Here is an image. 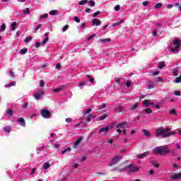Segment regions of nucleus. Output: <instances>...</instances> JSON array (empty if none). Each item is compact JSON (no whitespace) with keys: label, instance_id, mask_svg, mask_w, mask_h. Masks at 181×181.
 <instances>
[{"label":"nucleus","instance_id":"58836bf2","mask_svg":"<svg viewBox=\"0 0 181 181\" xmlns=\"http://www.w3.org/2000/svg\"><path fill=\"white\" fill-rule=\"evenodd\" d=\"M100 42H111V39L110 38H106V39H103V40H100Z\"/></svg>","mask_w":181,"mask_h":181},{"label":"nucleus","instance_id":"412c9836","mask_svg":"<svg viewBox=\"0 0 181 181\" xmlns=\"http://www.w3.org/2000/svg\"><path fill=\"white\" fill-rule=\"evenodd\" d=\"M142 132L144 134V135H145L146 136H151V133L147 131L146 129H143Z\"/></svg>","mask_w":181,"mask_h":181},{"label":"nucleus","instance_id":"bb28decb","mask_svg":"<svg viewBox=\"0 0 181 181\" xmlns=\"http://www.w3.org/2000/svg\"><path fill=\"white\" fill-rule=\"evenodd\" d=\"M88 0H81L79 1L78 5H86V4H88Z\"/></svg>","mask_w":181,"mask_h":181},{"label":"nucleus","instance_id":"6e6552de","mask_svg":"<svg viewBox=\"0 0 181 181\" xmlns=\"http://www.w3.org/2000/svg\"><path fill=\"white\" fill-rule=\"evenodd\" d=\"M81 141H83V137L82 136L78 137V139L75 141V143L73 145L72 148L74 149H76V148H77V146L78 145H80V144H81Z\"/></svg>","mask_w":181,"mask_h":181},{"label":"nucleus","instance_id":"5fc2aeb1","mask_svg":"<svg viewBox=\"0 0 181 181\" xmlns=\"http://www.w3.org/2000/svg\"><path fill=\"white\" fill-rule=\"evenodd\" d=\"M89 4H90V6H92V7L95 5V2H94V1H93V0H90Z\"/></svg>","mask_w":181,"mask_h":181},{"label":"nucleus","instance_id":"69168bd1","mask_svg":"<svg viewBox=\"0 0 181 181\" xmlns=\"http://www.w3.org/2000/svg\"><path fill=\"white\" fill-rule=\"evenodd\" d=\"M29 105V103H25L23 104V107L24 108H28V106Z\"/></svg>","mask_w":181,"mask_h":181},{"label":"nucleus","instance_id":"39448f33","mask_svg":"<svg viewBox=\"0 0 181 181\" xmlns=\"http://www.w3.org/2000/svg\"><path fill=\"white\" fill-rule=\"evenodd\" d=\"M127 168H129V173H135L136 172L139 171V168L134 167L132 164L128 165Z\"/></svg>","mask_w":181,"mask_h":181},{"label":"nucleus","instance_id":"864d4df0","mask_svg":"<svg viewBox=\"0 0 181 181\" xmlns=\"http://www.w3.org/2000/svg\"><path fill=\"white\" fill-rule=\"evenodd\" d=\"M61 67H62V64L60 63H58V64H57L55 69L59 70V69H60Z\"/></svg>","mask_w":181,"mask_h":181},{"label":"nucleus","instance_id":"20e7f679","mask_svg":"<svg viewBox=\"0 0 181 181\" xmlns=\"http://www.w3.org/2000/svg\"><path fill=\"white\" fill-rule=\"evenodd\" d=\"M41 115L43 118H50L52 117V113L47 109H42L41 110Z\"/></svg>","mask_w":181,"mask_h":181},{"label":"nucleus","instance_id":"ea45409f","mask_svg":"<svg viewBox=\"0 0 181 181\" xmlns=\"http://www.w3.org/2000/svg\"><path fill=\"white\" fill-rule=\"evenodd\" d=\"M40 28H42V24H39V25L36 27V28H35V31H34V33H37L38 29H40Z\"/></svg>","mask_w":181,"mask_h":181},{"label":"nucleus","instance_id":"49530a36","mask_svg":"<svg viewBox=\"0 0 181 181\" xmlns=\"http://www.w3.org/2000/svg\"><path fill=\"white\" fill-rule=\"evenodd\" d=\"M60 90H62V88H57L53 89L52 91L53 93H59Z\"/></svg>","mask_w":181,"mask_h":181},{"label":"nucleus","instance_id":"79ce46f5","mask_svg":"<svg viewBox=\"0 0 181 181\" xmlns=\"http://www.w3.org/2000/svg\"><path fill=\"white\" fill-rule=\"evenodd\" d=\"M74 19L76 23H80V18H78V16H75Z\"/></svg>","mask_w":181,"mask_h":181},{"label":"nucleus","instance_id":"6ab92c4d","mask_svg":"<svg viewBox=\"0 0 181 181\" xmlns=\"http://www.w3.org/2000/svg\"><path fill=\"white\" fill-rule=\"evenodd\" d=\"M149 103H151V100H144L143 102V104L146 107H149V105H151V104H149Z\"/></svg>","mask_w":181,"mask_h":181},{"label":"nucleus","instance_id":"e2e57ef3","mask_svg":"<svg viewBox=\"0 0 181 181\" xmlns=\"http://www.w3.org/2000/svg\"><path fill=\"white\" fill-rule=\"evenodd\" d=\"M100 11H96L93 13V18H95L98 16V15H100Z\"/></svg>","mask_w":181,"mask_h":181},{"label":"nucleus","instance_id":"cd10ccee","mask_svg":"<svg viewBox=\"0 0 181 181\" xmlns=\"http://www.w3.org/2000/svg\"><path fill=\"white\" fill-rule=\"evenodd\" d=\"M87 78H88L90 83H94V78H93V76H91L90 75H88Z\"/></svg>","mask_w":181,"mask_h":181},{"label":"nucleus","instance_id":"09e8293b","mask_svg":"<svg viewBox=\"0 0 181 181\" xmlns=\"http://www.w3.org/2000/svg\"><path fill=\"white\" fill-rule=\"evenodd\" d=\"M126 87H127L128 88H129V87H131V81H127L126 82Z\"/></svg>","mask_w":181,"mask_h":181},{"label":"nucleus","instance_id":"c85d7f7f","mask_svg":"<svg viewBox=\"0 0 181 181\" xmlns=\"http://www.w3.org/2000/svg\"><path fill=\"white\" fill-rule=\"evenodd\" d=\"M156 9H160L162 8V4L161 3H157L155 6Z\"/></svg>","mask_w":181,"mask_h":181},{"label":"nucleus","instance_id":"a19ab883","mask_svg":"<svg viewBox=\"0 0 181 181\" xmlns=\"http://www.w3.org/2000/svg\"><path fill=\"white\" fill-rule=\"evenodd\" d=\"M107 107V104L103 103L99 106L100 110H103V108H105Z\"/></svg>","mask_w":181,"mask_h":181},{"label":"nucleus","instance_id":"13d9d810","mask_svg":"<svg viewBox=\"0 0 181 181\" xmlns=\"http://www.w3.org/2000/svg\"><path fill=\"white\" fill-rule=\"evenodd\" d=\"M148 88H153V83L152 82L148 83Z\"/></svg>","mask_w":181,"mask_h":181},{"label":"nucleus","instance_id":"052dcab7","mask_svg":"<svg viewBox=\"0 0 181 181\" xmlns=\"http://www.w3.org/2000/svg\"><path fill=\"white\" fill-rule=\"evenodd\" d=\"M149 5V1H144L143 6H148Z\"/></svg>","mask_w":181,"mask_h":181},{"label":"nucleus","instance_id":"9d476101","mask_svg":"<svg viewBox=\"0 0 181 181\" xmlns=\"http://www.w3.org/2000/svg\"><path fill=\"white\" fill-rule=\"evenodd\" d=\"M92 23L93 26H100L101 25V21L98 18L93 19Z\"/></svg>","mask_w":181,"mask_h":181},{"label":"nucleus","instance_id":"680f3d73","mask_svg":"<svg viewBox=\"0 0 181 181\" xmlns=\"http://www.w3.org/2000/svg\"><path fill=\"white\" fill-rule=\"evenodd\" d=\"M174 94H175V95H177V96L180 97V92H179V91H177V90H175V91L174 92Z\"/></svg>","mask_w":181,"mask_h":181},{"label":"nucleus","instance_id":"7c9ffc66","mask_svg":"<svg viewBox=\"0 0 181 181\" xmlns=\"http://www.w3.org/2000/svg\"><path fill=\"white\" fill-rule=\"evenodd\" d=\"M57 10H52L51 11H49V15L52 16H54V15H57Z\"/></svg>","mask_w":181,"mask_h":181},{"label":"nucleus","instance_id":"f3484780","mask_svg":"<svg viewBox=\"0 0 181 181\" xmlns=\"http://www.w3.org/2000/svg\"><path fill=\"white\" fill-rule=\"evenodd\" d=\"M49 168H50V163H49V162H46V163H44V165H43V169H44L45 170L49 169Z\"/></svg>","mask_w":181,"mask_h":181},{"label":"nucleus","instance_id":"ddd939ff","mask_svg":"<svg viewBox=\"0 0 181 181\" xmlns=\"http://www.w3.org/2000/svg\"><path fill=\"white\" fill-rule=\"evenodd\" d=\"M18 122L20 123V125L21 127H26V122L25 121V119H23V117H20L18 119Z\"/></svg>","mask_w":181,"mask_h":181},{"label":"nucleus","instance_id":"bf43d9fd","mask_svg":"<svg viewBox=\"0 0 181 181\" xmlns=\"http://www.w3.org/2000/svg\"><path fill=\"white\" fill-rule=\"evenodd\" d=\"M24 13H28L29 15V13H30V10H29V8H26Z\"/></svg>","mask_w":181,"mask_h":181},{"label":"nucleus","instance_id":"473e14b6","mask_svg":"<svg viewBox=\"0 0 181 181\" xmlns=\"http://www.w3.org/2000/svg\"><path fill=\"white\" fill-rule=\"evenodd\" d=\"M49 18V14H48V13L43 14V15H42V16H40V18H41V19H46V18Z\"/></svg>","mask_w":181,"mask_h":181},{"label":"nucleus","instance_id":"338daca9","mask_svg":"<svg viewBox=\"0 0 181 181\" xmlns=\"http://www.w3.org/2000/svg\"><path fill=\"white\" fill-rule=\"evenodd\" d=\"M40 45H42V43H40V42H36L35 43V47H40Z\"/></svg>","mask_w":181,"mask_h":181},{"label":"nucleus","instance_id":"e433bc0d","mask_svg":"<svg viewBox=\"0 0 181 181\" xmlns=\"http://www.w3.org/2000/svg\"><path fill=\"white\" fill-rule=\"evenodd\" d=\"M6 29V24L3 23L1 26V30L4 32Z\"/></svg>","mask_w":181,"mask_h":181},{"label":"nucleus","instance_id":"9b49d317","mask_svg":"<svg viewBox=\"0 0 181 181\" xmlns=\"http://www.w3.org/2000/svg\"><path fill=\"white\" fill-rule=\"evenodd\" d=\"M110 128H111V127H106L102 128V129H100L99 133L100 134H107V132H110Z\"/></svg>","mask_w":181,"mask_h":181},{"label":"nucleus","instance_id":"37998d69","mask_svg":"<svg viewBox=\"0 0 181 181\" xmlns=\"http://www.w3.org/2000/svg\"><path fill=\"white\" fill-rule=\"evenodd\" d=\"M66 122H68L69 124L73 122V119L68 117L65 119Z\"/></svg>","mask_w":181,"mask_h":181},{"label":"nucleus","instance_id":"0e129e2a","mask_svg":"<svg viewBox=\"0 0 181 181\" xmlns=\"http://www.w3.org/2000/svg\"><path fill=\"white\" fill-rule=\"evenodd\" d=\"M9 73H10V76H11V77H13V78L15 77V75L13 74V71H12V70H10L9 71Z\"/></svg>","mask_w":181,"mask_h":181},{"label":"nucleus","instance_id":"4d7b16f0","mask_svg":"<svg viewBox=\"0 0 181 181\" xmlns=\"http://www.w3.org/2000/svg\"><path fill=\"white\" fill-rule=\"evenodd\" d=\"M121 9V6L119 5H117L115 6V11H119Z\"/></svg>","mask_w":181,"mask_h":181},{"label":"nucleus","instance_id":"de8ad7c7","mask_svg":"<svg viewBox=\"0 0 181 181\" xmlns=\"http://www.w3.org/2000/svg\"><path fill=\"white\" fill-rule=\"evenodd\" d=\"M156 80L157 81L158 83H163V79L160 77H158L157 78H156Z\"/></svg>","mask_w":181,"mask_h":181},{"label":"nucleus","instance_id":"72a5a7b5","mask_svg":"<svg viewBox=\"0 0 181 181\" xmlns=\"http://www.w3.org/2000/svg\"><path fill=\"white\" fill-rule=\"evenodd\" d=\"M30 40H32V37H27L25 39V43H28V42H30Z\"/></svg>","mask_w":181,"mask_h":181},{"label":"nucleus","instance_id":"2eb2a0df","mask_svg":"<svg viewBox=\"0 0 181 181\" xmlns=\"http://www.w3.org/2000/svg\"><path fill=\"white\" fill-rule=\"evenodd\" d=\"M157 67H158L160 69H162L164 67H166V64H165V62H160L158 63Z\"/></svg>","mask_w":181,"mask_h":181},{"label":"nucleus","instance_id":"f704fd0d","mask_svg":"<svg viewBox=\"0 0 181 181\" xmlns=\"http://www.w3.org/2000/svg\"><path fill=\"white\" fill-rule=\"evenodd\" d=\"M16 82L14 81L13 83H10L8 85L5 86V87H12V86H16Z\"/></svg>","mask_w":181,"mask_h":181},{"label":"nucleus","instance_id":"c756f323","mask_svg":"<svg viewBox=\"0 0 181 181\" xmlns=\"http://www.w3.org/2000/svg\"><path fill=\"white\" fill-rule=\"evenodd\" d=\"M70 151H71V148L68 147L65 150L62 151V155H64V153H66V152H70Z\"/></svg>","mask_w":181,"mask_h":181},{"label":"nucleus","instance_id":"a18cd8bd","mask_svg":"<svg viewBox=\"0 0 181 181\" xmlns=\"http://www.w3.org/2000/svg\"><path fill=\"white\" fill-rule=\"evenodd\" d=\"M7 114H8V115H13V110H12V109H9V110L7 111Z\"/></svg>","mask_w":181,"mask_h":181},{"label":"nucleus","instance_id":"6e6d98bb","mask_svg":"<svg viewBox=\"0 0 181 181\" xmlns=\"http://www.w3.org/2000/svg\"><path fill=\"white\" fill-rule=\"evenodd\" d=\"M67 29H69V25H64L62 30H63V32H66V30H67Z\"/></svg>","mask_w":181,"mask_h":181},{"label":"nucleus","instance_id":"4c0bfd02","mask_svg":"<svg viewBox=\"0 0 181 181\" xmlns=\"http://www.w3.org/2000/svg\"><path fill=\"white\" fill-rule=\"evenodd\" d=\"M84 86H86V82L84 81L79 82L78 87L82 88V87H84Z\"/></svg>","mask_w":181,"mask_h":181},{"label":"nucleus","instance_id":"a878e982","mask_svg":"<svg viewBox=\"0 0 181 181\" xmlns=\"http://www.w3.org/2000/svg\"><path fill=\"white\" fill-rule=\"evenodd\" d=\"M16 29V22H13L11 23V30L13 32Z\"/></svg>","mask_w":181,"mask_h":181},{"label":"nucleus","instance_id":"dca6fc26","mask_svg":"<svg viewBox=\"0 0 181 181\" xmlns=\"http://www.w3.org/2000/svg\"><path fill=\"white\" fill-rule=\"evenodd\" d=\"M127 124H128V122H123L122 123H119L116 126V128H122V129H124V125H127Z\"/></svg>","mask_w":181,"mask_h":181},{"label":"nucleus","instance_id":"393cba45","mask_svg":"<svg viewBox=\"0 0 181 181\" xmlns=\"http://www.w3.org/2000/svg\"><path fill=\"white\" fill-rule=\"evenodd\" d=\"M21 54H26L28 53V48H25L20 50Z\"/></svg>","mask_w":181,"mask_h":181},{"label":"nucleus","instance_id":"b1692460","mask_svg":"<svg viewBox=\"0 0 181 181\" xmlns=\"http://www.w3.org/2000/svg\"><path fill=\"white\" fill-rule=\"evenodd\" d=\"M170 52H173L174 53H177L179 52V48L177 47H175L174 48H170Z\"/></svg>","mask_w":181,"mask_h":181},{"label":"nucleus","instance_id":"1a4fd4ad","mask_svg":"<svg viewBox=\"0 0 181 181\" xmlns=\"http://www.w3.org/2000/svg\"><path fill=\"white\" fill-rule=\"evenodd\" d=\"M42 95H45V91H43V90L35 93L34 95V97H35V100H40V97H42Z\"/></svg>","mask_w":181,"mask_h":181},{"label":"nucleus","instance_id":"a211bd4d","mask_svg":"<svg viewBox=\"0 0 181 181\" xmlns=\"http://www.w3.org/2000/svg\"><path fill=\"white\" fill-rule=\"evenodd\" d=\"M138 105H139V103L137 102L130 107L131 111H134V110H136V108H138Z\"/></svg>","mask_w":181,"mask_h":181},{"label":"nucleus","instance_id":"2f4dec72","mask_svg":"<svg viewBox=\"0 0 181 181\" xmlns=\"http://www.w3.org/2000/svg\"><path fill=\"white\" fill-rule=\"evenodd\" d=\"M144 111L146 114H152V110L151 108H146Z\"/></svg>","mask_w":181,"mask_h":181},{"label":"nucleus","instance_id":"c03bdc74","mask_svg":"<svg viewBox=\"0 0 181 181\" xmlns=\"http://www.w3.org/2000/svg\"><path fill=\"white\" fill-rule=\"evenodd\" d=\"M181 82V74L180 76L175 78V83H180Z\"/></svg>","mask_w":181,"mask_h":181},{"label":"nucleus","instance_id":"4be33fe9","mask_svg":"<svg viewBox=\"0 0 181 181\" xmlns=\"http://www.w3.org/2000/svg\"><path fill=\"white\" fill-rule=\"evenodd\" d=\"M179 71V69L176 68L173 70V74L175 76V77H177V73Z\"/></svg>","mask_w":181,"mask_h":181},{"label":"nucleus","instance_id":"f03ea898","mask_svg":"<svg viewBox=\"0 0 181 181\" xmlns=\"http://www.w3.org/2000/svg\"><path fill=\"white\" fill-rule=\"evenodd\" d=\"M170 131V128L167 127L164 129L163 127H160L156 129V136H162L163 138H169L171 135H176V132H169Z\"/></svg>","mask_w":181,"mask_h":181},{"label":"nucleus","instance_id":"f8f14e48","mask_svg":"<svg viewBox=\"0 0 181 181\" xmlns=\"http://www.w3.org/2000/svg\"><path fill=\"white\" fill-rule=\"evenodd\" d=\"M149 153H150L149 151H146V152H144V153H143L141 154H139L137 156V158L139 159H142V158H145L146 156H148L149 155Z\"/></svg>","mask_w":181,"mask_h":181},{"label":"nucleus","instance_id":"f257e3e1","mask_svg":"<svg viewBox=\"0 0 181 181\" xmlns=\"http://www.w3.org/2000/svg\"><path fill=\"white\" fill-rule=\"evenodd\" d=\"M122 158H124L123 156L117 155L112 158V161L109 164V166L112 168V172H119L120 173L122 172H125L127 170V167H124L122 168H119L118 166H115L118 163L121 162L122 160Z\"/></svg>","mask_w":181,"mask_h":181},{"label":"nucleus","instance_id":"0eeeda50","mask_svg":"<svg viewBox=\"0 0 181 181\" xmlns=\"http://www.w3.org/2000/svg\"><path fill=\"white\" fill-rule=\"evenodd\" d=\"M181 177V173H175L170 176V180H179Z\"/></svg>","mask_w":181,"mask_h":181},{"label":"nucleus","instance_id":"4468645a","mask_svg":"<svg viewBox=\"0 0 181 181\" xmlns=\"http://www.w3.org/2000/svg\"><path fill=\"white\" fill-rule=\"evenodd\" d=\"M174 45L175 46V47H178V49H180V46H181L180 40H179V39L175 40Z\"/></svg>","mask_w":181,"mask_h":181},{"label":"nucleus","instance_id":"7ed1b4c3","mask_svg":"<svg viewBox=\"0 0 181 181\" xmlns=\"http://www.w3.org/2000/svg\"><path fill=\"white\" fill-rule=\"evenodd\" d=\"M153 152L155 155H168V153H170V149L168 146H161L156 147Z\"/></svg>","mask_w":181,"mask_h":181},{"label":"nucleus","instance_id":"5701e85b","mask_svg":"<svg viewBox=\"0 0 181 181\" xmlns=\"http://www.w3.org/2000/svg\"><path fill=\"white\" fill-rule=\"evenodd\" d=\"M93 118H94V117H93V115H91V114L88 115L86 118V122H90V121H91V119H93Z\"/></svg>","mask_w":181,"mask_h":181},{"label":"nucleus","instance_id":"8fccbe9b","mask_svg":"<svg viewBox=\"0 0 181 181\" xmlns=\"http://www.w3.org/2000/svg\"><path fill=\"white\" fill-rule=\"evenodd\" d=\"M47 42H49V37H46L42 42V45H45L46 43H47Z\"/></svg>","mask_w":181,"mask_h":181},{"label":"nucleus","instance_id":"aec40b11","mask_svg":"<svg viewBox=\"0 0 181 181\" xmlns=\"http://www.w3.org/2000/svg\"><path fill=\"white\" fill-rule=\"evenodd\" d=\"M4 129L5 132H7L8 134H9V132H11V126L4 127Z\"/></svg>","mask_w":181,"mask_h":181},{"label":"nucleus","instance_id":"603ef678","mask_svg":"<svg viewBox=\"0 0 181 181\" xmlns=\"http://www.w3.org/2000/svg\"><path fill=\"white\" fill-rule=\"evenodd\" d=\"M91 108L87 109L86 112H85L84 115H87V114H90L91 112Z\"/></svg>","mask_w":181,"mask_h":181},{"label":"nucleus","instance_id":"423d86ee","mask_svg":"<svg viewBox=\"0 0 181 181\" xmlns=\"http://www.w3.org/2000/svg\"><path fill=\"white\" fill-rule=\"evenodd\" d=\"M115 111H116V112H118L119 114H124V112H125V107L122 106H118L115 108Z\"/></svg>","mask_w":181,"mask_h":181},{"label":"nucleus","instance_id":"774afa93","mask_svg":"<svg viewBox=\"0 0 181 181\" xmlns=\"http://www.w3.org/2000/svg\"><path fill=\"white\" fill-rule=\"evenodd\" d=\"M125 152H127V149H125V148H122V149L120 151V153H125Z\"/></svg>","mask_w":181,"mask_h":181},{"label":"nucleus","instance_id":"3c124183","mask_svg":"<svg viewBox=\"0 0 181 181\" xmlns=\"http://www.w3.org/2000/svg\"><path fill=\"white\" fill-rule=\"evenodd\" d=\"M40 87H45V81L43 80L40 81Z\"/></svg>","mask_w":181,"mask_h":181},{"label":"nucleus","instance_id":"c9c22d12","mask_svg":"<svg viewBox=\"0 0 181 181\" xmlns=\"http://www.w3.org/2000/svg\"><path fill=\"white\" fill-rule=\"evenodd\" d=\"M170 114L171 115H177L176 110H175V109L171 110L170 111Z\"/></svg>","mask_w":181,"mask_h":181}]
</instances>
